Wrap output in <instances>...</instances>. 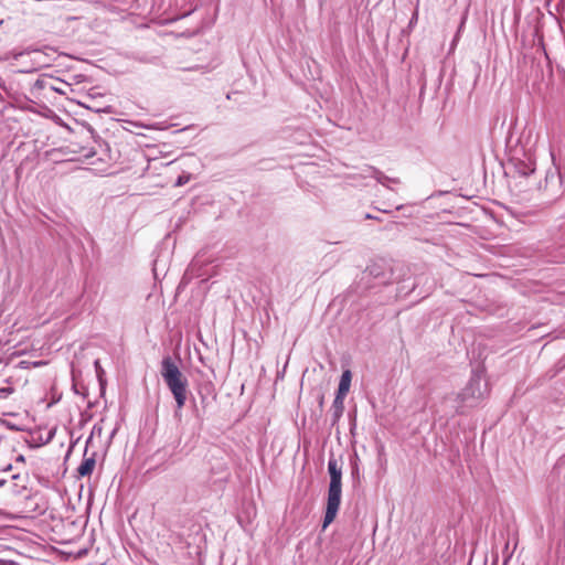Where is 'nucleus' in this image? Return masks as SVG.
Instances as JSON below:
<instances>
[{
  "label": "nucleus",
  "instance_id": "nucleus-1",
  "mask_svg": "<svg viewBox=\"0 0 565 565\" xmlns=\"http://www.w3.org/2000/svg\"><path fill=\"white\" fill-rule=\"evenodd\" d=\"M160 373L174 397L177 411L182 409L188 398V379L182 374L170 355L162 359ZM175 414H178V412H175Z\"/></svg>",
  "mask_w": 565,
  "mask_h": 565
},
{
  "label": "nucleus",
  "instance_id": "nucleus-2",
  "mask_svg": "<svg viewBox=\"0 0 565 565\" xmlns=\"http://www.w3.org/2000/svg\"><path fill=\"white\" fill-rule=\"evenodd\" d=\"M488 392L487 383H482L481 374L473 372L466 387L457 394L460 405L456 413L460 414V407H475L484 397Z\"/></svg>",
  "mask_w": 565,
  "mask_h": 565
},
{
  "label": "nucleus",
  "instance_id": "nucleus-3",
  "mask_svg": "<svg viewBox=\"0 0 565 565\" xmlns=\"http://www.w3.org/2000/svg\"><path fill=\"white\" fill-rule=\"evenodd\" d=\"M342 497V486L329 484L322 529H327L337 518Z\"/></svg>",
  "mask_w": 565,
  "mask_h": 565
},
{
  "label": "nucleus",
  "instance_id": "nucleus-4",
  "mask_svg": "<svg viewBox=\"0 0 565 565\" xmlns=\"http://www.w3.org/2000/svg\"><path fill=\"white\" fill-rule=\"evenodd\" d=\"M363 275L375 279L380 285H386L392 277V271L384 260H375L366 266Z\"/></svg>",
  "mask_w": 565,
  "mask_h": 565
},
{
  "label": "nucleus",
  "instance_id": "nucleus-5",
  "mask_svg": "<svg viewBox=\"0 0 565 565\" xmlns=\"http://www.w3.org/2000/svg\"><path fill=\"white\" fill-rule=\"evenodd\" d=\"M509 166L520 177H529L535 171V162L530 154L523 153V158L512 156Z\"/></svg>",
  "mask_w": 565,
  "mask_h": 565
},
{
  "label": "nucleus",
  "instance_id": "nucleus-6",
  "mask_svg": "<svg viewBox=\"0 0 565 565\" xmlns=\"http://www.w3.org/2000/svg\"><path fill=\"white\" fill-rule=\"evenodd\" d=\"M87 447L84 451V459L77 468V477L84 478L88 477L93 473L95 465H96V452H93L90 457H86Z\"/></svg>",
  "mask_w": 565,
  "mask_h": 565
},
{
  "label": "nucleus",
  "instance_id": "nucleus-7",
  "mask_svg": "<svg viewBox=\"0 0 565 565\" xmlns=\"http://www.w3.org/2000/svg\"><path fill=\"white\" fill-rule=\"evenodd\" d=\"M328 472L330 476L329 484L342 486V469L334 457L329 458Z\"/></svg>",
  "mask_w": 565,
  "mask_h": 565
},
{
  "label": "nucleus",
  "instance_id": "nucleus-8",
  "mask_svg": "<svg viewBox=\"0 0 565 565\" xmlns=\"http://www.w3.org/2000/svg\"><path fill=\"white\" fill-rule=\"evenodd\" d=\"M330 412H331V417H330L331 425L333 426V425L338 424V422L340 420V418L343 415L344 397L335 395L333 403L331 405Z\"/></svg>",
  "mask_w": 565,
  "mask_h": 565
},
{
  "label": "nucleus",
  "instance_id": "nucleus-9",
  "mask_svg": "<svg viewBox=\"0 0 565 565\" xmlns=\"http://www.w3.org/2000/svg\"><path fill=\"white\" fill-rule=\"evenodd\" d=\"M351 380H352L351 371L344 370L340 377L339 386H338V390L335 393L337 396H341V397L345 398L347 394L350 391Z\"/></svg>",
  "mask_w": 565,
  "mask_h": 565
},
{
  "label": "nucleus",
  "instance_id": "nucleus-10",
  "mask_svg": "<svg viewBox=\"0 0 565 565\" xmlns=\"http://www.w3.org/2000/svg\"><path fill=\"white\" fill-rule=\"evenodd\" d=\"M372 178H374L380 184L388 189H391V184L401 183V180L398 178H391L379 169H373Z\"/></svg>",
  "mask_w": 565,
  "mask_h": 565
},
{
  "label": "nucleus",
  "instance_id": "nucleus-11",
  "mask_svg": "<svg viewBox=\"0 0 565 565\" xmlns=\"http://www.w3.org/2000/svg\"><path fill=\"white\" fill-rule=\"evenodd\" d=\"M552 263H565V246H562L555 250V254L550 256Z\"/></svg>",
  "mask_w": 565,
  "mask_h": 565
},
{
  "label": "nucleus",
  "instance_id": "nucleus-12",
  "mask_svg": "<svg viewBox=\"0 0 565 565\" xmlns=\"http://www.w3.org/2000/svg\"><path fill=\"white\" fill-rule=\"evenodd\" d=\"M564 370H565V354L554 364V366L550 371L551 376L553 377Z\"/></svg>",
  "mask_w": 565,
  "mask_h": 565
},
{
  "label": "nucleus",
  "instance_id": "nucleus-13",
  "mask_svg": "<svg viewBox=\"0 0 565 565\" xmlns=\"http://www.w3.org/2000/svg\"><path fill=\"white\" fill-rule=\"evenodd\" d=\"M191 179V175L190 174H181L177 178L175 182H174V186H182L184 184H186Z\"/></svg>",
  "mask_w": 565,
  "mask_h": 565
},
{
  "label": "nucleus",
  "instance_id": "nucleus-14",
  "mask_svg": "<svg viewBox=\"0 0 565 565\" xmlns=\"http://www.w3.org/2000/svg\"><path fill=\"white\" fill-rule=\"evenodd\" d=\"M30 52H36V50L26 49L24 51H12L10 54L13 60L18 61L24 54H29Z\"/></svg>",
  "mask_w": 565,
  "mask_h": 565
},
{
  "label": "nucleus",
  "instance_id": "nucleus-15",
  "mask_svg": "<svg viewBox=\"0 0 565 565\" xmlns=\"http://www.w3.org/2000/svg\"><path fill=\"white\" fill-rule=\"evenodd\" d=\"M13 393V388L10 386L0 387V398H7Z\"/></svg>",
  "mask_w": 565,
  "mask_h": 565
},
{
  "label": "nucleus",
  "instance_id": "nucleus-16",
  "mask_svg": "<svg viewBox=\"0 0 565 565\" xmlns=\"http://www.w3.org/2000/svg\"><path fill=\"white\" fill-rule=\"evenodd\" d=\"M94 365H95V370H96V373H97V376L100 379L102 374L104 373L102 366H100V362L99 360H96L94 362Z\"/></svg>",
  "mask_w": 565,
  "mask_h": 565
},
{
  "label": "nucleus",
  "instance_id": "nucleus-17",
  "mask_svg": "<svg viewBox=\"0 0 565 565\" xmlns=\"http://www.w3.org/2000/svg\"><path fill=\"white\" fill-rule=\"evenodd\" d=\"M38 70V65H31L30 67H24L22 70H20L19 72L20 73H32V72H35Z\"/></svg>",
  "mask_w": 565,
  "mask_h": 565
},
{
  "label": "nucleus",
  "instance_id": "nucleus-18",
  "mask_svg": "<svg viewBox=\"0 0 565 565\" xmlns=\"http://www.w3.org/2000/svg\"><path fill=\"white\" fill-rule=\"evenodd\" d=\"M417 19H418V12L417 10L413 13L412 18H411V21H409V25H413L414 23L417 22Z\"/></svg>",
  "mask_w": 565,
  "mask_h": 565
},
{
  "label": "nucleus",
  "instance_id": "nucleus-19",
  "mask_svg": "<svg viewBox=\"0 0 565 565\" xmlns=\"http://www.w3.org/2000/svg\"><path fill=\"white\" fill-rule=\"evenodd\" d=\"M0 565H15L14 562L0 559Z\"/></svg>",
  "mask_w": 565,
  "mask_h": 565
},
{
  "label": "nucleus",
  "instance_id": "nucleus-20",
  "mask_svg": "<svg viewBox=\"0 0 565 565\" xmlns=\"http://www.w3.org/2000/svg\"><path fill=\"white\" fill-rule=\"evenodd\" d=\"M95 431H98V434H100L102 427H99L98 425H94L92 434H94Z\"/></svg>",
  "mask_w": 565,
  "mask_h": 565
},
{
  "label": "nucleus",
  "instance_id": "nucleus-21",
  "mask_svg": "<svg viewBox=\"0 0 565 565\" xmlns=\"http://www.w3.org/2000/svg\"><path fill=\"white\" fill-rule=\"evenodd\" d=\"M366 220H377L376 216H373L372 214L370 213H366L365 216H364Z\"/></svg>",
  "mask_w": 565,
  "mask_h": 565
},
{
  "label": "nucleus",
  "instance_id": "nucleus-22",
  "mask_svg": "<svg viewBox=\"0 0 565 565\" xmlns=\"http://www.w3.org/2000/svg\"><path fill=\"white\" fill-rule=\"evenodd\" d=\"M358 473H359L358 465H354V467L352 469V476L358 475Z\"/></svg>",
  "mask_w": 565,
  "mask_h": 565
},
{
  "label": "nucleus",
  "instance_id": "nucleus-23",
  "mask_svg": "<svg viewBox=\"0 0 565 565\" xmlns=\"http://www.w3.org/2000/svg\"><path fill=\"white\" fill-rule=\"evenodd\" d=\"M17 461H20V462H24V456L23 455H19L17 456Z\"/></svg>",
  "mask_w": 565,
  "mask_h": 565
},
{
  "label": "nucleus",
  "instance_id": "nucleus-24",
  "mask_svg": "<svg viewBox=\"0 0 565 565\" xmlns=\"http://www.w3.org/2000/svg\"><path fill=\"white\" fill-rule=\"evenodd\" d=\"M11 469H12V465L9 463V465H7L6 467L2 468V471H9Z\"/></svg>",
  "mask_w": 565,
  "mask_h": 565
},
{
  "label": "nucleus",
  "instance_id": "nucleus-25",
  "mask_svg": "<svg viewBox=\"0 0 565 565\" xmlns=\"http://www.w3.org/2000/svg\"><path fill=\"white\" fill-rule=\"evenodd\" d=\"M12 492L19 494L20 493V490L18 489V486L17 484H13V489H12Z\"/></svg>",
  "mask_w": 565,
  "mask_h": 565
},
{
  "label": "nucleus",
  "instance_id": "nucleus-26",
  "mask_svg": "<svg viewBox=\"0 0 565 565\" xmlns=\"http://www.w3.org/2000/svg\"><path fill=\"white\" fill-rule=\"evenodd\" d=\"M323 399H324V397H323V395H321V396L319 397V406H320V407H322V406H323Z\"/></svg>",
  "mask_w": 565,
  "mask_h": 565
},
{
  "label": "nucleus",
  "instance_id": "nucleus-27",
  "mask_svg": "<svg viewBox=\"0 0 565 565\" xmlns=\"http://www.w3.org/2000/svg\"><path fill=\"white\" fill-rule=\"evenodd\" d=\"M7 483L6 479H0V488L3 487Z\"/></svg>",
  "mask_w": 565,
  "mask_h": 565
},
{
  "label": "nucleus",
  "instance_id": "nucleus-28",
  "mask_svg": "<svg viewBox=\"0 0 565 565\" xmlns=\"http://www.w3.org/2000/svg\"><path fill=\"white\" fill-rule=\"evenodd\" d=\"M19 477H20V475H19V473H17V475H13V476H12V479H13V480H15V479H18Z\"/></svg>",
  "mask_w": 565,
  "mask_h": 565
}]
</instances>
